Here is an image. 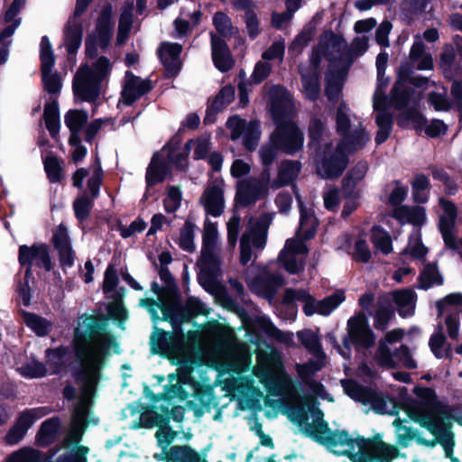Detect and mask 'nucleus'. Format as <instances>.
Returning a JSON list of instances; mask_svg holds the SVG:
<instances>
[{
  "mask_svg": "<svg viewBox=\"0 0 462 462\" xmlns=\"http://www.w3.org/2000/svg\"><path fill=\"white\" fill-rule=\"evenodd\" d=\"M123 293L117 291L115 301L107 306L108 316L86 315L83 324L86 329L75 328L72 350L79 362V366L71 367V376L85 394L91 395L97 390L101 377V371L110 356V349L120 354V345L111 332H107L108 319L124 323L128 312L122 303Z\"/></svg>",
  "mask_w": 462,
  "mask_h": 462,
  "instance_id": "f257e3e1",
  "label": "nucleus"
},
{
  "mask_svg": "<svg viewBox=\"0 0 462 462\" xmlns=\"http://www.w3.org/2000/svg\"><path fill=\"white\" fill-rule=\"evenodd\" d=\"M413 393L420 399L407 396L403 405L407 415L411 420L436 434L438 423L444 420H454L462 425V411L459 405H448L438 399L436 391L430 387L416 385Z\"/></svg>",
  "mask_w": 462,
  "mask_h": 462,
  "instance_id": "f03ea898",
  "label": "nucleus"
},
{
  "mask_svg": "<svg viewBox=\"0 0 462 462\" xmlns=\"http://www.w3.org/2000/svg\"><path fill=\"white\" fill-rule=\"evenodd\" d=\"M112 63L106 56L97 58L93 67L80 66L72 80L74 97L81 101L94 103L100 95L101 84L112 71Z\"/></svg>",
  "mask_w": 462,
  "mask_h": 462,
  "instance_id": "7ed1b4c3",
  "label": "nucleus"
},
{
  "mask_svg": "<svg viewBox=\"0 0 462 462\" xmlns=\"http://www.w3.org/2000/svg\"><path fill=\"white\" fill-rule=\"evenodd\" d=\"M316 416L315 424L309 423L307 413L300 412L297 417L299 426H306L303 432L306 436L320 445L327 447L347 446L349 452L354 450V438H352L346 430H331L327 421L323 420V411L317 408L313 411Z\"/></svg>",
  "mask_w": 462,
  "mask_h": 462,
  "instance_id": "20e7f679",
  "label": "nucleus"
},
{
  "mask_svg": "<svg viewBox=\"0 0 462 462\" xmlns=\"http://www.w3.org/2000/svg\"><path fill=\"white\" fill-rule=\"evenodd\" d=\"M213 25L219 35L210 33L212 60L215 67L225 73L234 67L235 60L229 46L223 38L231 37L234 27L229 16L221 11L214 14Z\"/></svg>",
  "mask_w": 462,
  "mask_h": 462,
  "instance_id": "39448f33",
  "label": "nucleus"
},
{
  "mask_svg": "<svg viewBox=\"0 0 462 462\" xmlns=\"http://www.w3.org/2000/svg\"><path fill=\"white\" fill-rule=\"evenodd\" d=\"M347 335L343 338V346L341 348L335 337H333L334 347L338 354L346 359L350 358L351 343L362 346L365 349L371 348L375 343V334L369 326L366 314L359 311L347 320Z\"/></svg>",
  "mask_w": 462,
  "mask_h": 462,
  "instance_id": "423d86ee",
  "label": "nucleus"
},
{
  "mask_svg": "<svg viewBox=\"0 0 462 462\" xmlns=\"http://www.w3.org/2000/svg\"><path fill=\"white\" fill-rule=\"evenodd\" d=\"M317 152V173L324 180H334L340 177L349 163L348 154L342 143L336 147L331 143H326Z\"/></svg>",
  "mask_w": 462,
  "mask_h": 462,
  "instance_id": "0eeeda50",
  "label": "nucleus"
},
{
  "mask_svg": "<svg viewBox=\"0 0 462 462\" xmlns=\"http://www.w3.org/2000/svg\"><path fill=\"white\" fill-rule=\"evenodd\" d=\"M114 26L112 5L106 4L97 19V33L88 35L85 40V54L87 58L90 60L97 58L98 46L104 51L108 49L113 37Z\"/></svg>",
  "mask_w": 462,
  "mask_h": 462,
  "instance_id": "6e6552de",
  "label": "nucleus"
},
{
  "mask_svg": "<svg viewBox=\"0 0 462 462\" xmlns=\"http://www.w3.org/2000/svg\"><path fill=\"white\" fill-rule=\"evenodd\" d=\"M270 137L272 143L286 155L293 156L303 149L304 134L294 121L277 120L276 127Z\"/></svg>",
  "mask_w": 462,
  "mask_h": 462,
  "instance_id": "1a4fd4ad",
  "label": "nucleus"
},
{
  "mask_svg": "<svg viewBox=\"0 0 462 462\" xmlns=\"http://www.w3.org/2000/svg\"><path fill=\"white\" fill-rule=\"evenodd\" d=\"M149 344L152 354L167 358L171 364L181 365L187 362L186 354L179 345L173 343L169 332L156 325L153 326Z\"/></svg>",
  "mask_w": 462,
  "mask_h": 462,
  "instance_id": "9d476101",
  "label": "nucleus"
},
{
  "mask_svg": "<svg viewBox=\"0 0 462 462\" xmlns=\"http://www.w3.org/2000/svg\"><path fill=\"white\" fill-rule=\"evenodd\" d=\"M44 409L43 407L27 408L19 412L14 425L5 436V444L12 446L21 442L34 422L46 415Z\"/></svg>",
  "mask_w": 462,
  "mask_h": 462,
  "instance_id": "9b49d317",
  "label": "nucleus"
},
{
  "mask_svg": "<svg viewBox=\"0 0 462 462\" xmlns=\"http://www.w3.org/2000/svg\"><path fill=\"white\" fill-rule=\"evenodd\" d=\"M194 400L186 402V406L194 413L197 419L201 418L205 412H210L212 408L218 405L214 389L209 384L197 383L193 392Z\"/></svg>",
  "mask_w": 462,
  "mask_h": 462,
  "instance_id": "f8f14e48",
  "label": "nucleus"
},
{
  "mask_svg": "<svg viewBox=\"0 0 462 462\" xmlns=\"http://www.w3.org/2000/svg\"><path fill=\"white\" fill-rule=\"evenodd\" d=\"M127 80L121 91V101L126 106H133L140 97L148 94L153 89L151 79H142L130 70L125 72Z\"/></svg>",
  "mask_w": 462,
  "mask_h": 462,
  "instance_id": "ddd939ff",
  "label": "nucleus"
},
{
  "mask_svg": "<svg viewBox=\"0 0 462 462\" xmlns=\"http://www.w3.org/2000/svg\"><path fill=\"white\" fill-rule=\"evenodd\" d=\"M82 398L79 402L74 408L72 414V430L69 433V438L72 443H79L81 439L82 434L88 426L89 420H88L90 412V406L92 404L91 398L95 392L91 395L85 394L83 391Z\"/></svg>",
  "mask_w": 462,
  "mask_h": 462,
  "instance_id": "4468645a",
  "label": "nucleus"
},
{
  "mask_svg": "<svg viewBox=\"0 0 462 462\" xmlns=\"http://www.w3.org/2000/svg\"><path fill=\"white\" fill-rule=\"evenodd\" d=\"M170 300L169 310L181 319L182 321L189 322L199 315H207L205 304L199 299L189 298L183 304L180 293L171 297Z\"/></svg>",
  "mask_w": 462,
  "mask_h": 462,
  "instance_id": "2eb2a0df",
  "label": "nucleus"
},
{
  "mask_svg": "<svg viewBox=\"0 0 462 462\" xmlns=\"http://www.w3.org/2000/svg\"><path fill=\"white\" fill-rule=\"evenodd\" d=\"M421 99L420 93L408 85L395 84L390 91L389 105L395 110H405L411 106H419Z\"/></svg>",
  "mask_w": 462,
  "mask_h": 462,
  "instance_id": "dca6fc26",
  "label": "nucleus"
},
{
  "mask_svg": "<svg viewBox=\"0 0 462 462\" xmlns=\"http://www.w3.org/2000/svg\"><path fill=\"white\" fill-rule=\"evenodd\" d=\"M51 242L58 252L59 262L62 268L71 267L75 263V253L72 249L67 227L60 224L52 235Z\"/></svg>",
  "mask_w": 462,
  "mask_h": 462,
  "instance_id": "f3484780",
  "label": "nucleus"
},
{
  "mask_svg": "<svg viewBox=\"0 0 462 462\" xmlns=\"http://www.w3.org/2000/svg\"><path fill=\"white\" fill-rule=\"evenodd\" d=\"M169 174H171L170 163L167 162L158 152H155L146 169V191L143 195V199H147L148 189L163 182Z\"/></svg>",
  "mask_w": 462,
  "mask_h": 462,
  "instance_id": "a211bd4d",
  "label": "nucleus"
},
{
  "mask_svg": "<svg viewBox=\"0 0 462 462\" xmlns=\"http://www.w3.org/2000/svg\"><path fill=\"white\" fill-rule=\"evenodd\" d=\"M223 180L220 184L208 187L200 199L208 215L217 217L222 215L225 208Z\"/></svg>",
  "mask_w": 462,
  "mask_h": 462,
  "instance_id": "6ab92c4d",
  "label": "nucleus"
},
{
  "mask_svg": "<svg viewBox=\"0 0 462 462\" xmlns=\"http://www.w3.org/2000/svg\"><path fill=\"white\" fill-rule=\"evenodd\" d=\"M161 311L162 313V321L169 322L172 328V330L168 332L171 336L173 343L179 345L186 354L188 337L194 335L195 332L190 330L186 334L182 328V325L186 323V321H182L181 319L174 315L171 310L165 309V307L161 308Z\"/></svg>",
  "mask_w": 462,
  "mask_h": 462,
  "instance_id": "aec40b11",
  "label": "nucleus"
},
{
  "mask_svg": "<svg viewBox=\"0 0 462 462\" xmlns=\"http://www.w3.org/2000/svg\"><path fill=\"white\" fill-rule=\"evenodd\" d=\"M367 171L368 164L365 161L357 162L348 170L341 181L343 197H354L356 194V187L365 177Z\"/></svg>",
  "mask_w": 462,
  "mask_h": 462,
  "instance_id": "412c9836",
  "label": "nucleus"
},
{
  "mask_svg": "<svg viewBox=\"0 0 462 462\" xmlns=\"http://www.w3.org/2000/svg\"><path fill=\"white\" fill-rule=\"evenodd\" d=\"M300 169L301 163L299 161H282L276 178L272 180L271 188L273 189H278L289 186L298 178Z\"/></svg>",
  "mask_w": 462,
  "mask_h": 462,
  "instance_id": "4be33fe9",
  "label": "nucleus"
},
{
  "mask_svg": "<svg viewBox=\"0 0 462 462\" xmlns=\"http://www.w3.org/2000/svg\"><path fill=\"white\" fill-rule=\"evenodd\" d=\"M320 369L321 365L312 359L301 365H297L299 377L318 396H322L326 393L325 386L320 382L312 379L313 375Z\"/></svg>",
  "mask_w": 462,
  "mask_h": 462,
  "instance_id": "5701e85b",
  "label": "nucleus"
},
{
  "mask_svg": "<svg viewBox=\"0 0 462 462\" xmlns=\"http://www.w3.org/2000/svg\"><path fill=\"white\" fill-rule=\"evenodd\" d=\"M266 196L267 194H263V191L252 180H245L237 185L235 200L241 207L246 208Z\"/></svg>",
  "mask_w": 462,
  "mask_h": 462,
  "instance_id": "b1692460",
  "label": "nucleus"
},
{
  "mask_svg": "<svg viewBox=\"0 0 462 462\" xmlns=\"http://www.w3.org/2000/svg\"><path fill=\"white\" fill-rule=\"evenodd\" d=\"M44 353L45 364L51 370L50 374H60L67 367L66 357L70 353V347L60 345L57 347H49Z\"/></svg>",
  "mask_w": 462,
  "mask_h": 462,
  "instance_id": "393cba45",
  "label": "nucleus"
},
{
  "mask_svg": "<svg viewBox=\"0 0 462 462\" xmlns=\"http://www.w3.org/2000/svg\"><path fill=\"white\" fill-rule=\"evenodd\" d=\"M83 24L80 22L69 21L64 28V44L68 55L75 56L81 46Z\"/></svg>",
  "mask_w": 462,
  "mask_h": 462,
  "instance_id": "a878e982",
  "label": "nucleus"
},
{
  "mask_svg": "<svg viewBox=\"0 0 462 462\" xmlns=\"http://www.w3.org/2000/svg\"><path fill=\"white\" fill-rule=\"evenodd\" d=\"M60 428L59 417H51L42 422L36 434V444L41 448H46L52 444Z\"/></svg>",
  "mask_w": 462,
  "mask_h": 462,
  "instance_id": "bb28decb",
  "label": "nucleus"
},
{
  "mask_svg": "<svg viewBox=\"0 0 462 462\" xmlns=\"http://www.w3.org/2000/svg\"><path fill=\"white\" fill-rule=\"evenodd\" d=\"M397 125L401 128H408L411 124L416 132L425 129L428 123L426 116L418 110V106H411L402 111L396 117Z\"/></svg>",
  "mask_w": 462,
  "mask_h": 462,
  "instance_id": "cd10ccee",
  "label": "nucleus"
},
{
  "mask_svg": "<svg viewBox=\"0 0 462 462\" xmlns=\"http://www.w3.org/2000/svg\"><path fill=\"white\" fill-rule=\"evenodd\" d=\"M43 243L33 244L31 246L27 245H22L18 249V262L21 266L26 267L25 276L26 278L32 277V264L33 261L38 258V254L42 249Z\"/></svg>",
  "mask_w": 462,
  "mask_h": 462,
  "instance_id": "c85d7f7f",
  "label": "nucleus"
},
{
  "mask_svg": "<svg viewBox=\"0 0 462 462\" xmlns=\"http://www.w3.org/2000/svg\"><path fill=\"white\" fill-rule=\"evenodd\" d=\"M439 205L442 209V214L439 217L438 228L456 227L458 215L456 204L450 199L440 197Z\"/></svg>",
  "mask_w": 462,
  "mask_h": 462,
  "instance_id": "c756f323",
  "label": "nucleus"
},
{
  "mask_svg": "<svg viewBox=\"0 0 462 462\" xmlns=\"http://www.w3.org/2000/svg\"><path fill=\"white\" fill-rule=\"evenodd\" d=\"M94 205L95 199L88 198V193L86 191L77 197L72 203L74 216L79 224L81 226L82 230H84L83 224L89 217Z\"/></svg>",
  "mask_w": 462,
  "mask_h": 462,
  "instance_id": "7c9ffc66",
  "label": "nucleus"
},
{
  "mask_svg": "<svg viewBox=\"0 0 462 462\" xmlns=\"http://www.w3.org/2000/svg\"><path fill=\"white\" fill-rule=\"evenodd\" d=\"M418 281L420 282L419 289L427 291L433 285H442L444 279L439 272L437 263H428L424 269L420 272Z\"/></svg>",
  "mask_w": 462,
  "mask_h": 462,
  "instance_id": "2f4dec72",
  "label": "nucleus"
},
{
  "mask_svg": "<svg viewBox=\"0 0 462 462\" xmlns=\"http://www.w3.org/2000/svg\"><path fill=\"white\" fill-rule=\"evenodd\" d=\"M22 316L25 325L38 337H46L51 330V321L36 313L23 310Z\"/></svg>",
  "mask_w": 462,
  "mask_h": 462,
  "instance_id": "473e14b6",
  "label": "nucleus"
},
{
  "mask_svg": "<svg viewBox=\"0 0 462 462\" xmlns=\"http://www.w3.org/2000/svg\"><path fill=\"white\" fill-rule=\"evenodd\" d=\"M199 264L201 268V275L209 281L212 280L220 271L221 263L214 251H201Z\"/></svg>",
  "mask_w": 462,
  "mask_h": 462,
  "instance_id": "72a5a7b5",
  "label": "nucleus"
},
{
  "mask_svg": "<svg viewBox=\"0 0 462 462\" xmlns=\"http://www.w3.org/2000/svg\"><path fill=\"white\" fill-rule=\"evenodd\" d=\"M453 420H444L438 423V430L433 434L438 438V441L442 445L447 457L450 458L453 456L454 448V434L451 431Z\"/></svg>",
  "mask_w": 462,
  "mask_h": 462,
  "instance_id": "f704fd0d",
  "label": "nucleus"
},
{
  "mask_svg": "<svg viewBox=\"0 0 462 462\" xmlns=\"http://www.w3.org/2000/svg\"><path fill=\"white\" fill-rule=\"evenodd\" d=\"M370 240L374 246L385 255L393 251V241L390 234L379 225L372 226Z\"/></svg>",
  "mask_w": 462,
  "mask_h": 462,
  "instance_id": "c9c22d12",
  "label": "nucleus"
},
{
  "mask_svg": "<svg viewBox=\"0 0 462 462\" xmlns=\"http://www.w3.org/2000/svg\"><path fill=\"white\" fill-rule=\"evenodd\" d=\"M441 89V92H429L427 101L436 112H448L453 108L454 102L453 99L448 96V88L442 85Z\"/></svg>",
  "mask_w": 462,
  "mask_h": 462,
  "instance_id": "e433bc0d",
  "label": "nucleus"
},
{
  "mask_svg": "<svg viewBox=\"0 0 462 462\" xmlns=\"http://www.w3.org/2000/svg\"><path fill=\"white\" fill-rule=\"evenodd\" d=\"M369 139L368 133L365 129L360 128L352 133L349 132V135H346V138L343 137L339 143H342V147H345L346 151L353 152L356 150L363 149Z\"/></svg>",
  "mask_w": 462,
  "mask_h": 462,
  "instance_id": "4c0bfd02",
  "label": "nucleus"
},
{
  "mask_svg": "<svg viewBox=\"0 0 462 462\" xmlns=\"http://www.w3.org/2000/svg\"><path fill=\"white\" fill-rule=\"evenodd\" d=\"M342 386L349 397L359 402H365L374 395L372 389L363 386L355 380H343Z\"/></svg>",
  "mask_w": 462,
  "mask_h": 462,
  "instance_id": "58836bf2",
  "label": "nucleus"
},
{
  "mask_svg": "<svg viewBox=\"0 0 462 462\" xmlns=\"http://www.w3.org/2000/svg\"><path fill=\"white\" fill-rule=\"evenodd\" d=\"M301 83L307 98L317 101L320 95V73L315 71L302 74Z\"/></svg>",
  "mask_w": 462,
  "mask_h": 462,
  "instance_id": "ea45409f",
  "label": "nucleus"
},
{
  "mask_svg": "<svg viewBox=\"0 0 462 462\" xmlns=\"http://www.w3.org/2000/svg\"><path fill=\"white\" fill-rule=\"evenodd\" d=\"M325 132V124L320 118L313 117L308 126L309 147L315 151L321 150V141Z\"/></svg>",
  "mask_w": 462,
  "mask_h": 462,
  "instance_id": "a19ab883",
  "label": "nucleus"
},
{
  "mask_svg": "<svg viewBox=\"0 0 462 462\" xmlns=\"http://www.w3.org/2000/svg\"><path fill=\"white\" fill-rule=\"evenodd\" d=\"M254 326L256 329L263 331L267 337L280 343H286L288 340V335L279 329L268 318H257Z\"/></svg>",
  "mask_w": 462,
  "mask_h": 462,
  "instance_id": "79ce46f5",
  "label": "nucleus"
},
{
  "mask_svg": "<svg viewBox=\"0 0 462 462\" xmlns=\"http://www.w3.org/2000/svg\"><path fill=\"white\" fill-rule=\"evenodd\" d=\"M300 227L303 229L302 237L305 240H310L316 236L318 220L314 213L308 212L303 206H300Z\"/></svg>",
  "mask_w": 462,
  "mask_h": 462,
  "instance_id": "37998d69",
  "label": "nucleus"
},
{
  "mask_svg": "<svg viewBox=\"0 0 462 462\" xmlns=\"http://www.w3.org/2000/svg\"><path fill=\"white\" fill-rule=\"evenodd\" d=\"M346 300L343 291H336L331 295L318 301V313L322 316H328Z\"/></svg>",
  "mask_w": 462,
  "mask_h": 462,
  "instance_id": "c03bdc74",
  "label": "nucleus"
},
{
  "mask_svg": "<svg viewBox=\"0 0 462 462\" xmlns=\"http://www.w3.org/2000/svg\"><path fill=\"white\" fill-rule=\"evenodd\" d=\"M44 170L51 183H59L63 178V170L57 156L50 154L43 159Z\"/></svg>",
  "mask_w": 462,
  "mask_h": 462,
  "instance_id": "a18cd8bd",
  "label": "nucleus"
},
{
  "mask_svg": "<svg viewBox=\"0 0 462 462\" xmlns=\"http://www.w3.org/2000/svg\"><path fill=\"white\" fill-rule=\"evenodd\" d=\"M41 72L44 89L50 95L58 97L62 88L61 78L59 72L51 73V70L46 71L44 68H41Z\"/></svg>",
  "mask_w": 462,
  "mask_h": 462,
  "instance_id": "49530a36",
  "label": "nucleus"
},
{
  "mask_svg": "<svg viewBox=\"0 0 462 462\" xmlns=\"http://www.w3.org/2000/svg\"><path fill=\"white\" fill-rule=\"evenodd\" d=\"M88 120V114L85 110L69 109L64 116V122L69 130L82 131Z\"/></svg>",
  "mask_w": 462,
  "mask_h": 462,
  "instance_id": "de8ad7c7",
  "label": "nucleus"
},
{
  "mask_svg": "<svg viewBox=\"0 0 462 462\" xmlns=\"http://www.w3.org/2000/svg\"><path fill=\"white\" fill-rule=\"evenodd\" d=\"M18 371L21 375L29 379L42 378L48 374L46 364L40 362L35 358L31 362L23 365Z\"/></svg>",
  "mask_w": 462,
  "mask_h": 462,
  "instance_id": "09e8293b",
  "label": "nucleus"
},
{
  "mask_svg": "<svg viewBox=\"0 0 462 462\" xmlns=\"http://www.w3.org/2000/svg\"><path fill=\"white\" fill-rule=\"evenodd\" d=\"M40 60L41 68H44L46 71L52 70L55 65V55L50 39L46 35L42 36L41 39Z\"/></svg>",
  "mask_w": 462,
  "mask_h": 462,
  "instance_id": "8fccbe9b",
  "label": "nucleus"
},
{
  "mask_svg": "<svg viewBox=\"0 0 462 462\" xmlns=\"http://www.w3.org/2000/svg\"><path fill=\"white\" fill-rule=\"evenodd\" d=\"M342 75L343 71L338 69L332 70L329 69L326 73L325 95L328 100H333L342 90V85L338 81Z\"/></svg>",
  "mask_w": 462,
  "mask_h": 462,
  "instance_id": "3c124183",
  "label": "nucleus"
},
{
  "mask_svg": "<svg viewBox=\"0 0 462 462\" xmlns=\"http://www.w3.org/2000/svg\"><path fill=\"white\" fill-rule=\"evenodd\" d=\"M186 445H174L170 448L163 446L161 453H155V460L165 462H183Z\"/></svg>",
  "mask_w": 462,
  "mask_h": 462,
  "instance_id": "603ef678",
  "label": "nucleus"
},
{
  "mask_svg": "<svg viewBox=\"0 0 462 462\" xmlns=\"http://www.w3.org/2000/svg\"><path fill=\"white\" fill-rule=\"evenodd\" d=\"M194 228L195 225L191 221L186 220L180 231L179 246L188 253H192L195 250Z\"/></svg>",
  "mask_w": 462,
  "mask_h": 462,
  "instance_id": "864d4df0",
  "label": "nucleus"
},
{
  "mask_svg": "<svg viewBox=\"0 0 462 462\" xmlns=\"http://www.w3.org/2000/svg\"><path fill=\"white\" fill-rule=\"evenodd\" d=\"M234 99L235 88L228 84L219 89L209 105L213 106V108H217V110L223 111L234 101Z\"/></svg>",
  "mask_w": 462,
  "mask_h": 462,
  "instance_id": "5fc2aeb1",
  "label": "nucleus"
},
{
  "mask_svg": "<svg viewBox=\"0 0 462 462\" xmlns=\"http://www.w3.org/2000/svg\"><path fill=\"white\" fill-rule=\"evenodd\" d=\"M314 35V29L311 27H304L303 30L294 38L289 45L288 51L290 53L299 55L302 50L308 46L312 41Z\"/></svg>",
  "mask_w": 462,
  "mask_h": 462,
  "instance_id": "6e6d98bb",
  "label": "nucleus"
},
{
  "mask_svg": "<svg viewBox=\"0 0 462 462\" xmlns=\"http://www.w3.org/2000/svg\"><path fill=\"white\" fill-rule=\"evenodd\" d=\"M261 135L260 126L257 121H251L249 126L243 133V145L247 151H254L258 145Z\"/></svg>",
  "mask_w": 462,
  "mask_h": 462,
  "instance_id": "4d7b16f0",
  "label": "nucleus"
},
{
  "mask_svg": "<svg viewBox=\"0 0 462 462\" xmlns=\"http://www.w3.org/2000/svg\"><path fill=\"white\" fill-rule=\"evenodd\" d=\"M374 448V453L372 456L375 462H392L396 456V448L384 443L379 437Z\"/></svg>",
  "mask_w": 462,
  "mask_h": 462,
  "instance_id": "13d9d810",
  "label": "nucleus"
},
{
  "mask_svg": "<svg viewBox=\"0 0 462 462\" xmlns=\"http://www.w3.org/2000/svg\"><path fill=\"white\" fill-rule=\"evenodd\" d=\"M182 193L178 186L169 185L167 187V199L163 200L164 208L167 213H174L181 204Z\"/></svg>",
  "mask_w": 462,
  "mask_h": 462,
  "instance_id": "bf43d9fd",
  "label": "nucleus"
},
{
  "mask_svg": "<svg viewBox=\"0 0 462 462\" xmlns=\"http://www.w3.org/2000/svg\"><path fill=\"white\" fill-rule=\"evenodd\" d=\"M218 237L217 225L208 221L205 223L204 232L202 235V249L201 251H215Z\"/></svg>",
  "mask_w": 462,
  "mask_h": 462,
  "instance_id": "052dcab7",
  "label": "nucleus"
},
{
  "mask_svg": "<svg viewBox=\"0 0 462 462\" xmlns=\"http://www.w3.org/2000/svg\"><path fill=\"white\" fill-rule=\"evenodd\" d=\"M374 359L380 367L388 369L397 367V363L393 360L391 349L383 342L379 343L378 348L374 354Z\"/></svg>",
  "mask_w": 462,
  "mask_h": 462,
  "instance_id": "680f3d73",
  "label": "nucleus"
},
{
  "mask_svg": "<svg viewBox=\"0 0 462 462\" xmlns=\"http://www.w3.org/2000/svg\"><path fill=\"white\" fill-rule=\"evenodd\" d=\"M159 276L161 281L165 284L163 287V294L169 299L176 296L180 292L177 282L168 267L161 266Z\"/></svg>",
  "mask_w": 462,
  "mask_h": 462,
  "instance_id": "e2e57ef3",
  "label": "nucleus"
},
{
  "mask_svg": "<svg viewBox=\"0 0 462 462\" xmlns=\"http://www.w3.org/2000/svg\"><path fill=\"white\" fill-rule=\"evenodd\" d=\"M311 297L304 289L287 288L284 290L282 302L283 305L291 307L295 305L296 300L305 303L308 300H311Z\"/></svg>",
  "mask_w": 462,
  "mask_h": 462,
  "instance_id": "0e129e2a",
  "label": "nucleus"
},
{
  "mask_svg": "<svg viewBox=\"0 0 462 462\" xmlns=\"http://www.w3.org/2000/svg\"><path fill=\"white\" fill-rule=\"evenodd\" d=\"M256 281L271 295H273L278 288L282 287L285 282L284 277L278 273H268L261 279H256Z\"/></svg>",
  "mask_w": 462,
  "mask_h": 462,
  "instance_id": "69168bd1",
  "label": "nucleus"
},
{
  "mask_svg": "<svg viewBox=\"0 0 462 462\" xmlns=\"http://www.w3.org/2000/svg\"><path fill=\"white\" fill-rule=\"evenodd\" d=\"M300 344L309 351L317 352L321 349V345L318 336L309 328L300 330L297 333Z\"/></svg>",
  "mask_w": 462,
  "mask_h": 462,
  "instance_id": "338daca9",
  "label": "nucleus"
},
{
  "mask_svg": "<svg viewBox=\"0 0 462 462\" xmlns=\"http://www.w3.org/2000/svg\"><path fill=\"white\" fill-rule=\"evenodd\" d=\"M280 149L272 143L271 137L269 141L263 144L259 149V157L263 166H272L278 157Z\"/></svg>",
  "mask_w": 462,
  "mask_h": 462,
  "instance_id": "774afa93",
  "label": "nucleus"
}]
</instances>
